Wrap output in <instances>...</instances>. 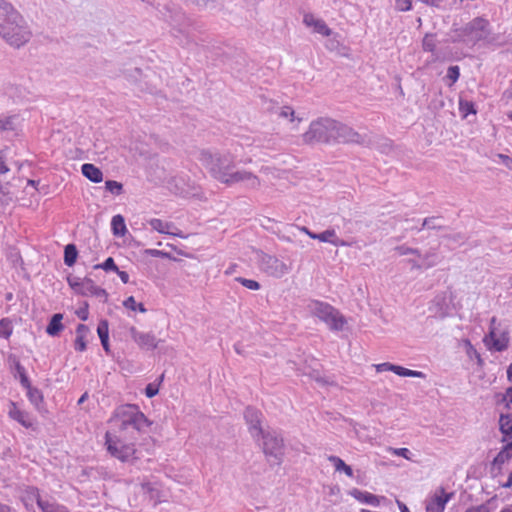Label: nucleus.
Returning <instances> with one entry per match:
<instances>
[{"label": "nucleus", "mask_w": 512, "mask_h": 512, "mask_svg": "<svg viewBox=\"0 0 512 512\" xmlns=\"http://www.w3.org/2000/svg\"><path fill=\"white\" fill-rule=\"evenodd\" d=\"M109 422L113 425L115 434L107 432L105 435L108 452L122 462L136 460L134 444L125 443L122 437L129 434L133 438L135 432L144 431L145 427L151 425V422L134 404L119 406Z\"/></svg>", "instance_id": "1"}, {"label": "nucleus", "mask_w": 512, "mask_h": 512, "mask_svg": "<svg viewBox=\"0 0 512 512\" xmlns=\"http://www.w3.org/2000/svg\"><path fill=\"white\" fill-rule=\"evenodd\" d=\"M199 161L212 178L223 184L245 183L252 189L260 186V180L255 174L247 170L236 169L235 157L229 152L202 150Z\"/></svg>", "instance_id": "2"}, {"label": "nucleus", "mask_w": 512, "mask_h": 512, "mask_svg": "<svg viewBox=\"0 0 512 512\" xmlns=\"http://www.w3.org/2000/svg\"><path fill=\"white\" fill-rule=\"evenodd\" d=\"M159 14L170 26V33L179 45L188 47L194 42L190 34L193 28V21L180 8L176 6H163L159 10Z\"/></svg>", "instance_id": "3"}, {"label": "nucleus", "mask_w": 512, "mask_h": 512, "mask_svg": "<svg viewBox=\"0 0 512 512\" xmlns=\"http://www.w3.org/2000/svg\"><path fill=\"white\" fill-rule=\"evenodd\" d=\"M0 25V36L11 46L19 48L31 38V31L21 14Z\"/></svg>", "instance_id": "4"}, {"label": "nucleus", "mask_w": 512, "mask_h": 512, "mask_svg": "<svg viewBox=\"0 0 512 512\" xmlns=\"http://www.w3.org/2000/svg\"><path fill=\"white\" fill-rule=\"evenodd\" d=\"M335 125V119L320 117L310 123L309 129L303 134V141L306 144H334Z\"/></svg>", "instance_id": "5"}, {"label": "nucleus", "mask_w": 512, "mask_h": 512, "mask_svg": "<svg viewBox=\"0 0 512 512\" xmlns=\"http://www.w3.org/2000/svg\"><path fill=\"white\" fill-rule=\"evenodd\" d=\"M308 311L320 321L325 323L332 331H342L345 324V317L332 305L313 300L308 304Z\"/></svg>", "instance_id": "6"}, {"label": "nucleus", "mask_w": 512, "mask_h": 512, "mask_svg": "<svg viewBox=\"0 0 512 512\" xmlns=\"http://www.w3.org/2000/svg\"><path fill=\"white\" fill-rule=\"evenodd\" d=\"M489 23L486 19L477 17L460 28L452 29V42L475 43L486 38Z\"/></svg>", "instance_id": "7"}, {"label": "nucleus", "mask_w": 512, "mask_h": 512, "mask_svg": "<svg viewBox=\"0 0 512 512\" xmlns=\"http://www.w3.org/2000/svg\"><path fill=\"white\" fill-rule=\"evenodd\" d=\"M483 342L490 351H505L509 347V331L497 321L496 317H492L489 332L484 336Z\"/></svg>", "instance_id": "8"}, {"label": "nucleus", "mask_w": 512, "mask_h": 512, "mask_svg": "<svg viewBox=\"0 0 512 512\" xmlns=\"http://www.w3.org/2000/svg\"><path fill=\"white\" fill-rule=\"evenodd\" d=\"M263 438V452L273 464L280 465L284 456V441L277 432H264L260 435Z\"/></svg>", "instance_id": "9"}, {"label": "nucleus", "mask_w": 512, "mask_h": 512, "mask_svg": "<svg viewBox=\"0 0 512 512\" xmlns=\"http://www.w3.org/2000/svg\"><path fill=\"white\" fill-rule=\"evenodd\" d=\"M334 136V144H359L368 146L371 143L367 135H362L355 131L352 127L337 120Z\"/></svg>", "instance_id": "10"}, {"label": "nucleus", "mask_w": 512, "mask_h": 512, "mask_svg": "<svg viewBox=\"0 0 512 512\" xmlns=\"http://www.w3.org/2000/svg\"><path fill=\"white\" fill-rule=\"evenodd\" d=\"M257 261L261 271L272 277L281 278L290 271L286 263L263 252H257Z\"/></svg>", "instance_id": "11"}, {"label": "nucleus", "mask_w": 512, "mask_h": 512, "mask_svg": "<svg viewBox=\"0 0 512 512\" xmlns=\"http://www.w3.org/2000/svg\"><path fill=\"white\" fill-rule=\"evenodd\" d=\"M452 497L453 493H446L443 487H439L435 494L426 500V512H444Z\"/></svg>", "instance_id": "12"}, {"label": "nucleus", "mask_w": 512, "mask_h": 512, "mask_svg": "<svg viewBox=\"0 0 512 512\" xmlns=\"http://www.w3.org/2000/svg\"><path fill=\"white\" fill-rule=\"evenodd\" d=\"M129 333L133 341L141 349L153 350L158 346L159 340L153 333L139 331L134 326L130 327Z\"/></svg>", "instance_id": "13"}, {"label": "nucleus", "mask_w": 512, "mask_h": 512, "mask_svg": "<svg viewBox=\"0 0 512 512\" xmlns=\"http://www.w3.org/2000/svg\"><path fill=\"white\" fill-rule=\"evenodd\" d=\"M261 413L252 407H247L244 413V418L248 424L249 432L252 437L259 438L261 434H263V429L261 427Z\"/></svg>", "instance_id": "14"}, {"label": "nucleus", "mask_w": 512, "mask_h": 512, "mask_svg": "<svg viewBox=\"0 0 512 512\" xmlns=\"http://www.w3.org/2000/svg\"><path fill=\"white\" fill-rule=\"evenodd\" d=\"M67 282L76 293L83 296H89L91 288H93L94 285V281L87 277L68 276Z\"/></svg>", "instance_id": "15"}, {"label": "nucleus", "mask_w": 512, "mask_h": 512, "mask_svg": "<svg viewBox=\"0 0 512 512\" xmlns=\"http://www.w3.org/2000/svg\"><path fill=\"white\" fill-rule=\"evenodd\" d=\"M21 501L24 504L27 510L33 509L34 502L37 503L40 508V503H45L46 501L40 497L39 490L35 487H26L21 493Z\"/></svg>", "instance_id": "16"}, {"label": "nucleus", "mask_w": 512, "mask_h": 512, "mask_svg": "<svg viewBox=\"0 0 512 512\" xmlns=\"http://www.w3.org/2000/svg\"><path fill=\"white\" fill-rule=\"evenodd\" d=\"M303 22L308 27H313L314 32L322 34L324 36H330L332 34V30L326 25V23L321 20L315 18L312 14L304 15Z\"/></svg>", "instance_id": "17"}, {"label": "nucleus", "mask_w": 512, "mask_h": 512, "mask_svg": "<svg viewBox=\"0 0 512 512\" xmlns=\"http://www.w3.org/2000/svg\"><path fill=\"white\" fill-rule=\"evenodd\" d=\"M8 414H9L10 418L17 421L25 428L32 427V425H33V421L31 419L30 415L27 412L20 410L17 407L16 403H14V402L10 403Z\"/></svg>", "instance_id": "18"}, {"label": "nucleus", "mask_w": 512, "mask_h": 512, "mask_svg": "<svg viewBox=\"0 0 512 512\" xmlns=\"http://www.w3.org/2000/svg\"><path fill=\"white\" fill-rule=\"evenodd\" d=\"M308 236L312 239H317L321 242H329L334 246H345L346 243L343 240H340L335 233V230L328 229L323 231L322 233H314L308 232Z\"/></svg>", "instance_id": "19"}, {"label": "nucleus", "mask_w": 512, "mask_h": 512, "mask_svg": "<svg viewBox=\"0 0 512 512\" xmlns=\"http://www.w3.org/2000/svg\"><path fill=\"white\" fill-rule=\"evenodd\" d=\"M349 493L358 501L375 507L380 504V499H384V497H378L374 494L365 491H360L359 489L356 488L352 489Z\"/></svg>", "instance_id": "20"}, {"label": "nucleus", "mask_w": 512, "mask_h": 512, "mask_svg": "<svg viewBox=\"0 0 512 512\" xmlns=\"http://www.w3.org/2000/svg\"><path fill=\"white\" fill-rule=\"evenodd\" d=\"M82 174L93 183H100L103 180L102 171L94 164L85 163L81 167Z\"/></svg>", "instance_id": "21"}, {"label": "nucleus", "mask_w": 512, "mask_h": 512, "mask_svg": "<svg viewBox=\"0 0 512 512\" xmlns=\"http://www.w3.org/2000/svg\"><path fill=\"white\" fill-rule=\"evenodd\" d=\"M5 93L16 103L24 101L29 94V92L24 87L12 84L5 88Z\"/></svg>", "instance_id": "22"}, {"label": "nucleus", "mask_w": 512, "mask_h": 512, "mask_svg": "<svg viewBox=\"0 0 512 512\" xmlns=\"http://www.w3.org/2000/svg\"><path fill=\"white\" fill-rule=\"evenodd\" d=\"M89 332L88 326L84 324H78L76 328V339L74 342V348L76 351H84L86 349L85 338Z\"/></svg>", "instance_id": "23"}, {"label": "nucleus", "mask_w": 512, "mask_h": 512, "mask_svg": "<svg viewBox=\"0 0 512 512\" xmlns=\"http://www.w3.org/2000/svg\"><path fill=\"white\" fill-rule=\"evenodd\" d=\"M13 14L20 13L6 0H0V25L14 18Z\"/></svg>", "instance_id": "24"}, {"label": "nucleus", "mask_w": 512, "mask_h": 512, "mask_svg": "<svg viewBox=\"0 0 512 512\" xmlns=\"http://www.w3.org/2000/svg\"><path fill=\"white\" fill-rule=\"evenodd\" d=\"M97 333L101 345L106 352H109V325L107 320H101L97 327Z\"/></svg>", "instance_id": "25"}, {"label": "nucleus", "mask_w": 512, "mask_h": 512, "mask_svg": "<svg viewBox=\"0 0 512 512\" xmlns=\"http://www.w3.org/2000/svg\"><path fill=\"white\" fill-rule=\"evenodd\" d=\"M111 229L115 236L122 237L126 234L127 228L122 215L118 214L113 216L111 220Z\"/></svg>", "instance_id": "26"}, {"label": "nucleus", "mask_w": 512, "mask_h": 512, "mask_svg": "<svg viewBox=\"0 0 512 512\" xmlns=\"http://www.w3.org/2000/svg\"><path fill=\"white\" fill-rule=\"evenodd\" d=\"M63 316L60 313H56L50 319L49 324L47 325L46 332L50 336H56L63 329L62 325Z\"/></svg>", "instance_id": "27"}, {"label": "nucleus", "mask_w": 512, "mask_h": 512, "mask_svg": "<svg viewBox=\"0 0 512 512\" xmlns=\"http://www.w3.org/2000/svg\"><path fill=\"white\" fill-rule=\"evenodd\" d=\"M512 458V442L506 444L493 460V465L499 468Z\"/></svg>", "instance_id": "28"}, {"label": "nucleus", "mask_w": 512, "mask_h": 512, "mask_svg": "<svg viewBox=\"0 0 512 512\" xmlns=\"http://www.w3.org/2000/svg\"><path fill=\"white\" fill-rule=\"evenodd\" d=\"M327 459L334 465L336 471L344 472L348 477H353L352 468L347 465L340 457L330 455Z\"/></svg>", "instance_id": "29"}, {"label": "nucleus", "mask_w": 512, "mask_h": 512, "mask_svg": "<svg viewBox=\"0 0 512 512\" xmlns=\"http://www.w3.org/2000/svg\"><path fill=\"white\" fill-rule=\"evenodd\" d=\"M78 256L77 248L74 244H67L64 248V263L71 267L75 264Z\"/></svg>", "instance_id": "30"}, {"label": "nucleus", "mask_w": 512, "mask_h": 512, "mask_svg": "<svg viewBox=\"0 0 512 512\" xmlns=\"http://www.w3.org/2000/svg\"><path fill=\"white\" fill-rule=\"evenodd\" d=\"M24 388L27 390V397L29 401L36 407L39 406V404L43 401V395L41 391L31 385L29 383V386H24Z\"/></svg>", "instance_id": "31"}, {"label": "nucleus", "mask_w": 512, "mask_h": 512, "mask_svg": "<svg viewBox=\"0 0 512 512\" xmlns=\"http://www.w3.org/2000/svg\"><path fill=\"white\" fill-rule=\"evenodd\" d=\"M395 374L402 377H415V378H425L426 375L421 371L411 370L399 365H395L394 371Z\"/></svg>", "instance_id": "32"}, {"label": "nucleus", "mask_w": 512, "mask_h": 512, "mask_svg": "<svg viewBox=\"0 0 512 512\" xmlns=\"http://www.w3.org/2000/svg\"><path fill=\"white\" fill-rule=\"evenodd\" d=\"M149 225L151 226V228L153 230H156L158 231L159 233H166V234H173V235H176L174 232H170L169 231V228L172 226L170 223L168 222H164L162 221L161 219H151L149 221Z\"/></svg>", "instance_id": "33"}, {"label": "nucleus", "mask_w": 512, "mask_h": 512, "mask_svg": "<svg viewBox=\"0 0 512 512\" xmlns=\"http://www.w3.org/2000/svg\"><path fill=\"white\" fill-rule=\"evenodd\" d=\"M440 220H441L440 217H427L423 220L422 227L420 229H418V231L422 230L423 228L441 230L444 227L440 223Z\"/></svg>", "instance_id": "34"}, {"label": "nucleus", "mask_w": 512, "mask_h": 512, "mask_svg": "<svg viewBox=\"0 0 512 512\" xmlns=\"http://www.w3.org/2000/svg\"><path fill=\"white\" fill-rule=\"evenodd\" d=\"M18 117L16 115L8 116L0 120V131H14L16 129Z\"/></svg>", "instance_id": "35"}, {"label": "nucleus", "mask_w": 512, "mask_h": 512, "mask_svg": "<svg viewBox=\"0 0 512 512\" xmlns=\"http://www.w3.org/2000/svg\"><path fill=\"white\" fill-rule=\"evenodd\" d=\"M512 424V418H510L509 415H501L499 420V428L501 433L504 435L502 438V442H505L508 440V430L507 428L511 426Z\"/></svg>", "instance_id": "36"}, {"label": "nucleus", "mask_w": 512, "mask_h": 512, "mask_svg": "<svg viewBox=\"0 0 512 512\" xmlns=\"http://www.w3.org/2000/svg\"><path fill=\"white\" fill-rule=\"evenodd\" d=\"M123 306L126 309H129L132 311L138 310L141 313H145L147 311L142 303H139V304L136 303L135 298L133 296H129L127 299H125L123 301Z\"/></svg>", "instance_id": "37"}, {"label": "nucleus", "mask_w": 512, "mask_h": 512, "mask_svg": "<svg viewBox=\"0 0 512 512\" xmlns=\"http://www.w3.org/2000/svg\"><path fill=\"white\" fill-rule=\"evenodd\" d=\"M40 509L42 510V512H68L64 506L49 501H46L45 503H40Z\"/></svg>", "instance_id": "38"}, {"label": "nucleus", "mask_w": 512, "mask_h": 512, "mask_svg": "<svg viewBox=\"0 0 512 512\" xmlns=\"http://www.w3.org/2000/svg\"><path fill=\"white\" fill-rule=\"evenodd\" d=\"M422 47L424 51L434 52L436 49V39L433 34H426L422 41Z\"/></svg>", "instance_id": "39"}, {"label": "nucleus", "mask_w": 512, "mask_h": 512, "mask_svg": "<svg viewBox=\"0 0 512 512\" xmlns=\"http://www.w3.org/2000/svg\"><path fill=\"white\" fill-rule=\"evenodd\" d=\"M94 269H103L106 272L118 271V267L112 257H108L103 263L94 265Z\"/></svg>", "instance_id": "40"}, {"label": "nucleus", "mask_w": 512, "mask_h": 512, "mask_svg": "<svg viewBox=\"0 0 512 512\" xmlns=\"http://www.w3.org/2000/svg\"><path fill=\"white\" fill-rule=\"evenodd\" d=\"M15 371H16L17 375L19 376L21 385L23 387L29 386L30 380H29L28 376L26 375L25 368L20 364L19 361H15Z\"/></svg>", "instance_id": "41"}, {"label": "nucleus", "mask_w": 512, "mask_h": 512, "mask_svg": "<svg viewBox=\"0 0 512 512\" xmlns=\"http://www.w3.org/2000/svg\"><path fill=\"white\" fill-rule=\"evenodd\" d=\"M105 188L107 191L114 195H119L122 193L123 186L120 182L114 180H108L105 182Z\"/></svg>", "instance_id": "42"}, {"label": "nucleus", "mask_w": 512, "mask_h": 512, "mask_svg": "<svg viewBox=\"0 0 512 512\" xmlns=\"http://www.w3.org/2000/svg\"><path fill=\"white\" fill-rule=\"evenodd\" d=\"M459 109L463 113L464 117H467L469 114H476L474 104L470 101L460 100Z\"/></svg>", "instance_id": "43"}, {"label": "nucleus", "mask_w": 512, "mask_h": 512, "mask_svg": "<svg viewBox=\"0 0 512 512\" xmlns=\"http://www.w3.org/2000/svg\"><path fill=\"white\" fill-rule=\"evenodd\" d=\"M394 250L399 254V255H408V254H413V255H417L418 257H421L422 254L420 252L419 249L417 248H410V247H407L405 245H400V246H396L394 248Z\"/></svg>", "instance_id": "44"}, {"label": "nucleus", "mask_w": 512, "mask_h": 512, "mask_svg": "<svg viewBox=\"0 0 512 512\" xmlns=\"http://www.w3.org/2000/svg\"><path fill=\"white\" fill-rule=\"evenodd\" d=\"M235 280L237 282L241 283L247 289H250V290H259L260 289V283L255 280L246 279L243 277H237Z\"/></svg>", "instance_id": "45"}, {"label": "nucleus", "mask_w": 512, "mask_h": 512, "mask_svg": "<svg viewBox=\"0 0 512 512\" xmlns=\"http://www.w3.org/2000/svg\"><path fill=\"white\" fill-rule=\"evenodd\" d=\"M12 333L11 323L7 319L0 321V337L8 338Z\"/></svg>", "instance_id": "46"}, {"label": "nucleus", "mask_w": 512, "mask_h": 512, "mask_svg": "<svg viewBox=\"0 0 512 512\" xmlns=\"http://www.w3.org/2000/svg\"><path fill=\"white\" fill-rule=\"evenodd\" d=\"M89 296H95L97 298H101V299H103V302H106L108 299V293L106 292V290L96 286L95 284L93 285V288H91Z\"/></svg>", "instance_id": "47"}, {"label": "nucleus", "mask_w": 512, "mask_h": 512, "mask_svg": "<svg viewBox=\"0 0 512 512\" xmlns=\"http://www.w3.org/2000/svg\"><path fill=\"white\" fill-rule=\"evenodd\" d=\"M408 262L411 264L412 269H417V270H420L423 268L429 269V268H432L435 265H437V261H428L426 263H419L416 260L410 259V260H408Z\"/></svg>", "instance_id": "48"}, {"label": "nucleus", "mask_w": 512, "mask_h": 512, "mask_svg": "<svg viewBox=\"0 0 512 512\" xmlns=\"http://www.w3.org/2000/svg\"><path fill=\"white\" fill-rule=\"evenodd\" d=\"M193 5H196L199 8H213L217 0H188Z\"/></svg>", "instance_id": "49"}, {"label": "nucleus", "mask_w": 512, "mask_h": 512, "mask_svg": "<svg viewBox=\"0 0 512 512\" xmlns=\"http://www.w3.org/2000/svg\"><path fill=\"white\" fill-rule=\"evenodd\" d=\"M460 76V69L458 66H450L447 70L446 77L452 81V83H455Z\"/></svg>", "instance_id": "50"}, {"label": "nucleus", "mask_w": 512, "mask_h": 512, "mask_svg": "<svg viewBox=\"0 0 512 512\" xmlns=\"http://www.w3.org/2000/svg\"><path fill=\"white\" fill-rule=\"evenodd\" d=\"M411 7V0H396L395 2V8L399 11H409Z\"/></svg>", "instance_id": "51"}, {"label": "nucleus", "mask_w": 512, "mask_h": 512, "mask_svg": "<svg viewBox=\"0 0 512 512\" xmlns=\"http://www.w3.org/2000/svg\"><path fill=\"white\" fill-rule=\"evenodd\" d=\"M278 114L280 117H283V118L290 117L291 118L290 120L294 121V110L289 106L280 107Z\"/></svg>", "instance_id": "52"}, {"label": "nucleus", "mask_w": 512, "mask_h": 512, "mask_svg": "<svg viewBox=\"0 0 512 512\" xmlns=\"http://www.w3.org/2000/svg\"><path fill=\"white\" fill-rule=\"evenodd\" d=\"M389 450H390V451L392 452V454H394V455L404 457V458H405V459H407V460H410V459H411V457H410L411 452H410V451H409V449H407V448H390Z\"/></svg>", "instance_id": "53"}, {"label": "nucleus", "mask_w": 512, "mask_h": 512, "mask_svg": "<svg viewBox=\"0 0 512 512\" xmlns=\"http://www.w3.org/2000/svg\"><path fill=\"white\" fill-rule=\"evenodd\" d=\"M158 392H159L158 385H156L154 383H149L145 388V395L148 398H153L154 396H156L158 394Z\"/></svg>", "instance_id": "54"}, {"label": "nucleus", "mask_w": 512, "mask_h": 512, "mask_svg": "<svg viewBox=\"0 0 512 512\" xmlns=\"http://www.w3.org/2000/svg\"><path fill=\"white\" fill-rule=\"evenodd\" d=\"M11 200V196L9 191L5 189V187L1 184L0 185V203L2 204H8Z\"/></svg>", "instance_id": "55"}, {"label": "nucleus", "mask_w": 512, "mask_h": 512, "mask_svg": "<svg viewBox=\"0 0 512 512\" xmlns=\"http://www.w3.org/2000/svg\"><path fill=\"white\" fill-rule=\"evenodd\" d=\"M6 154L4 150H0V174H5L9 171L6 165Z\"/></svg>", "instance_id": "56"}, {"label": "nucleus", "mask_w": 512, "mask_h": 512, "mask_svg": "<svg viewBox=\"0 0 512 512\" xmlns=\"http://www.w3.org/2000/svg\"><path fill=\"white\" fill-rule=\"evenodd\" d=\"M377 372H383V371H394L395 364H391L388 362L377 364L376 366Z\"/></svg>", "instance_id": "57"}, {"label": "nucleus", "mask_w": 512, "mask_h": 512, "mask_svg": "<svg viewBox=\"0 0 512 512\" xmlns=\"http://www.w3.org/2000/svg\"><path fill=\"white\" fill-rule=\"evenodd\" d=\"M423 258V263L428 261H437V254L434 249L428 250L424 255L421 256Z\"/></svg>", "instance_id": "58"}, {"label": "nucleus", "mask_w": 512, "mask_h": 512, "mask_svg": "<svg viewBox=\"0 0 512 512\" xmlns=\"http://www.w3.org/2000/svg\"><path fill=\"white\" fill-rule=\"evenodd\" d=\"M465 512H490V509H489L488 505L481 504V505H477V506H471L468 509H466Z\"/></svg>", "instance_id": "59"}, {"label": "nucleus", "mask_w": 512, "mask_h": 512, "mask_svg": "<svg viewBox=\"0 0 512 512\" xmlns=\"http://www.w3.org/2000/svg\"><path fill=\"white\" fill-rule=\"evenodd\" d=\"M446 238L449 239V240H452L455 243H459V244L464 243L465 240H466L465 235L462 234V233H456V234H453V235H449V236H446Z\"/></svg>", "instance_id": "60"}, {"label": "nucleus", "mask_w": 512, "mask_h": 512, "mask_svg": "<svg viewBox=\"0 0 512 512\" xmlns=\"http://www.w3.org/2000/svg\"><path fill=\"white\" fill-rule=\"evenodd\" d=\"M310 376L318 383H320L321 385H326L328 384V381L325 380L323 377H321L319 375V373L315 370L312 371V373H310Z\"/></svg>", "instance_id": "61"}, {"label": "nucleus", "mask_w": 512, "mask_h": 512, "mask_svg": "<svg viewBox=\"0 0 512 512\" xmlns=\"http://www.w3.org/2000/svg\"><path fill=\"white\" fill-rule=\"evenodd\" d=\"M503 401L506 402L507 407H510V405L512 404V387L506 389Z\"/></svg>", "instance_id": "62"}, {"label": "nucleus", "mask_w": 512, "mask_h": 512, "mask_svg": "<svg viewBox=\"0 0 512 512\" xmlns=\"http://www.w3.org/2000/svg\"><path fill=\"white\" fill-rule=\"evenodd\" d=\"M498 157L508 169H512V158L504 154H499Z\"/></svg>", "instance_id": "63"}, {"label": "nucleus", "mask_w": 512, "mask_h": 512, "mask_svg": "<svg viewBox=\"0 0 512 512\" xmlns=\"http://www.w3.org/2000/svg\"><path fill=\"white\" fill-rule=\"evenodd\" d=\"M116 273L118 274V276L120 277L121 281L124 284H127L129 282V275H128L127 272L121 271V270L118 269V271H116Z\"/></svg>", "instance_id": "64"}]
</instances>
